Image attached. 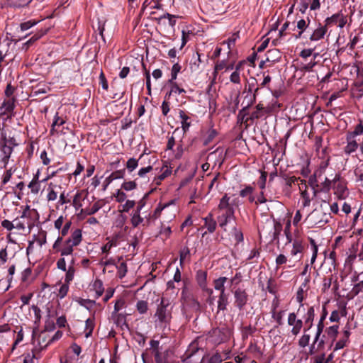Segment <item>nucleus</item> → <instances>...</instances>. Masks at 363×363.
<instances>
[{
	"instance_id": "obj_9",
	"label": "nucleus",
	"mask_w": 363,
	"mask_h": 363,
	"mask_svg": "<svg viewBox=\"0 0 363 363\" xmlns=\"http://www.w3.org/2000/svg\"><path fill=\"white\" fill-rule=\"evenodd\" d=\"M16 102V98L4 99L0 106V116H6V119H11L14 117L16 115L14 110Z\"/></svg>"
},
{
	"instance_id": "obj_35",
	"label": "nucleus",
	"mask_w": 363,
	"mask_h": 363,
	"mask_svg": "<svg viewBox=\"0 0 363 363\" xmlns=\"http://www.w3.org/2000/svg\"><path fill=\"white\" fill-rule=\"evenodd\" d=\"M318 56V53L313 54V59L307 64H302L300 66V70L301 72H311L313 67L317 65V62H315V58Z\"/></svg>"
},
{
	"instance_id": "obj_31",
	"label": "nucleus",
	"mask_w": 363,
	"mask_h": 363,
	"mask_svg": "<svg viewBox=\"0 0 363 363\" xmlns=\"http://www.w3.org/2000/svg\"><path fill=\"white\" fill-rule=\"evenodd\" d=\"M114 319V323L121 328H123L125 326L127 329L129 328L128 324L126 322V315L123 313H116L113 317Z\"/></svg>"
},
{
	"instance_id": "obj_30",
	"label": "nucleus",
	"mask_w": 363,
	"mask_h": 363,
	"mask_svg": "<svg viewBox=\"0 0 363 363\" xmlns=\"http://www.w3.org/2000/svg\"><path fill=\"white\" fill-rule=\"evenodd\" d=\"M179 118L182 120V128L184 133H186L191 126V122L189 121V117L186 114L183 110H180L179 112Z\"/></svg>"
},
{
	"instance_id": "obj_36",
	"label": "nucleus",
	"mask_w": 363,
	"mask_h": 363,
	"mask_svg": "<svg viewBox=\"0 0 363 363\" xmlns=\"http://www.w3.org/2000/svg\"><path fill=\"white\" fill-rule=\"evenodd\" d=\"M93 289L96 292L97 298L101 296L104 292L103 281L99 279H96L93 284Z\"/></svg>"
},
{
	"instance_id": "obj_14",
	"label": "nucleus",
	"mask_w": 363,
	"mask_h": 363,
	"mask_svg": "<svg viewBox=\"0 0 363 363\" xmlns=\"http://www.w3.org/2000/svg\"><path fill=\"white\" fill-rule=\"evenodd\" d=\"M20 218L26 219L27 227L30 229L34 226L35 220L38 219V213L34 208L30 209L27 205L22 211Z\"/></svg>"
},
{
	"instance_id": "obj_37",
	"label": "nucleus",
	"mask_w": 363,
	"mask_h": 363,
	"mask_svg": "<svg viewBox=\"0 0 363 363\" xmlns=\"http://www.w3.org/2000/svg\"><path fill=\"white\" fill-rule=\"evenodd\" d=\"M168 206H169V204H165L164 206H162L161 203H159L158 206L154 211V213H152V215L150 216V214L149 215V218H147L146 223H144L143 225H149V221H150V217L152 218L154 220L157 219L160 217L162 211L164 210Z\"/></svg>"
},
{
	"instance_id": "obj_24",
	"label": "nucleus",
	"mask_w": 363,
	"mask_h": 363,
	"mask_svg": "<svg viewBox=\"0 0 363 363\" xmlns=\"http://www.w3.org/2000/svg\"><path fill=\"white\" fill-rule=\"evenodd\" d=\"M228 296L229 294L225 291L220 292L218 300V311H225L227 309V306L228 305Z\"/></svg>"
},
{
	"instance_id": "obj_19",
	"label": "nucleus",
	"mask_w": 363,
	"mask_h": 363,
	"mask_svg": "<svg viewBox=\"0 0 363 363\" xmlns=\"http://www.w3.org/2000/svg\"><path fill=\"white\" fill-rule=\"evenodd\" d=\"M346 145L344 147V152L347 155H350L359 147V144L356 141L355 138L346 134Z\"/></svg>"
},
{
	"instance_id": "obj_46",
	"label": "nucleus",
	"mask_w": 363,
	"mask_h": 363,
	"mask_svg": "<svg viewBox=\"0 0 363 363\" xmlns=\"http://www.w3.org/2000/svg\"><path fill=\"white\" fill-rule=\"evenodd\" d=\"M333 184V180H330L327 177L325 178V180L319 184L318 186V192H328L331 188Z\"/></svg>"
},
{
	"instance_id": "obj_60",
	"label": "nucleus",
	"mask_w": 363,
	"mask_h": 363,
	"mask_svg": "<svg viewBox=\"0 0 363 363\" xmlns=\"http://www.w3.org/2000/svg\"><path fill=\"white\" fill-rule=\"evenodd\" d=\"M136 203L134 200H126L125 203L122 206V209L120 210L122 213H128L135 206Z\"/></svg>"
},
{
	"instance_id": "obj_28",
	"label": "nucleus",
	"mask_w": 363,
	"mask_h": 363,
	"mask_svg": "<svg viewBox=\"0 0 363 363\" xmlns=\"http://www.w3.org/2000/svg\"><path fill=\"white\" fill-rule=\"evenodd\" d=\"M218 132L216 129L211 128H209L203 139V145L207 146L217 136Z\"/></svg>"
},
{
	"instance_id": "obj_41",
	"label": "nucleus",
	"mask_w": 363,
	"mask_h": 363,
	"mask_svg": "<svg viewBox=\"0 0 363 363\" xmlns=\"http://www.w3.org/2000/svg\"><path fill=\"white\" fill-rule=\"evenodd\" d=\"M65 123V121L60 118L58 116V113H57L54 117V120L52 124V128L50 130V134L54 135L55 132H57V130L55 129V127L62 125Z\"/></svg>"
},
{
	"instance_id": "obj_43",
	"label": "nucleus",
	"mask_w": 363,
	"mask_h": 363,
	"mask_svg": "<svg viewBox=\"0 0 363 363\" xmlns=\"http://www.w3.org/2000/svg\"><path fill=\"white\" fill-rule=\"evenodd\" d=\"M308 184L313 190L314 196H316V194L318 193V186L319 184H318V180L316 175L314 174L313 175H311L308 179Z\"/></svg>"
},
{
	"instance_id": "obj_50",
	"label": "nucleus",
	"mask_w": 363,
	"mask_h": 363,
	"mask_svg": "<svg viewBox=\"0 0 363 363\" xmlns=\"http://www.w3.org/2000/svg\"><path fill=\"white\" fill-rule=\"evenodd\" d=\"M248 109L243 107L241 110H240L238 115V122L240 123H247L250 119L249 117H247V111Z\"/></svg>"
},
{
	"instance_id": "obj_2",
	"label": "nucleus",
	"mask_w": 363,
	"mask_h": 363,
	"mask_svg": "<svg viewBox=\"0 0 363 363\" xmlns=\"http://www.w3.org/2000/svg\"><path fill=\"white\" fill-rule=\"evenodd\" d=\"M218 208L220 214L217 216L216 220L219 226L224 231H226V225L230 223L231 220H235V208L233 205L230 203V197L227 194L220 199Z\"/></svg>"
},
{
	"instance_id": "obj_48",
	"label": "nucleus",
	"mask_w": 363,
	"mask_h": 363,
	"mask_svg": "<svg viewBox=\"0 0 363 363\" xmlns=\"http://www.w3.org/2000/svg\"><path fill=\"white\" fill-rule=\"evenodd\" d=\"M181 68L182 67L179 63H174L173 65L171 70V78L168 80V83H172L177 79V74L180 72Z\"/></svg>"
},
{
	"instance_id": "obj_47",
	"label": "nucleus",
	"mask_w": 363,
	"mask_h": 363,
	"mask_svg": "<svg viewBox=\"0 0 363 363\" xmlns=\"http://www.w3.org/2000/svg\"><path fill=\"white\" fill-rule=\"evenodd\" d=\"M41 182L30 181L28 185V189L30 190L32 194L36 195L40 190Z\"/></svg>"
},
{
	"instance_id": "obj_63",
	"label": "nucleus",
	"mask_w": 363,
	"mask_h": 363,
	"mask_svg": "<svg viewBox=\"0 0 363 363\" xmlns=\"http://www.w3.org/2000/svg\"><path fill=\"white\" fill-rule=\"evenodd\" d=\"M113 196L116 201L118 203H122L126 200L127 196L125 193L120 189H118L116 193L113 194Z\"/></svg>"
},
{
	"instance_id": "obj_51",
	"label": "nucleus",
	"mask_w": 363,
	"mask_h": 363,
	"mask_svg": "<svg viewBox=\"0 0 363 363\" xmlns=\"http://www.w3.org/2000/svg\"><path fill=\"white\" fill-rule=\"evenodd\" d=\"M125 306V301L123 298L117 299L114 304V310L112 313V317H113L115 314L118 313V312Z\"/></svg>"
},
{
	"instance_id": "obj_26",
	"label": "nucleus",
	"mask_w": 363,
	"mask_h": 363,
	"mask_svg": "<svg viewBox=\"0 0 363 363\" xmlns=\"http://www.w3.org/2000/svg\"><path fill=\"white\" fill-rule=\"evenodd\" d=\"M242 340L245 341L248 339L250 336L254 335V333L257 331V328L255 326H252L251 325L242 326L240 328Z\"/></svg>"
},
{
	"instance_id": "obj_58",
	"label": "nucleus",
	"mask_w": 363,
	"mask_h": 363,
	"mask_svg": "<svg viewBox=\"0 0 363 363\" xmlns=\"http://www.w3.org/2000/svg\"><path fill=\"white\" fill-rule=\"evenodd\" d=\"M137 186L135 181L124 182L121 185V189L124 191H129L135 189Z\"/></svg>"
},
{
	"instance_id": "obj_55",
	"label": "nucleus",
	"mask_w": 363,
	"mask_h": 363,
	"mask_svg": "<svg viewBox=\"0 0 363 363\" xmlns=\"http://www.w3.org/2000/svg\"><path fill=\"white\" fill-rule=\"evenodd\" d=\"M260 177L257 181V184L262 190H264L266 187L267 172L265 171H260Z\"/></svg>"
},
{
	"instance_id": "obj_25",
	"label": "nucleus",
	"mask_w": 363,
	"mask_h": 363,
	"mask_svg": "<svg viewBox=\"0 0 363 363\" xmlns=\"http://www.w3.org/2000/svg\"><path fill=\"white\" fill-rule=\"evenodd\" d=\"M310 281V277H307L305 279L303 283L301 284V286L299 287V289H298L297 292H296V299L297 301V302H298L301 304H303L302 302L304 299V296H303V294H304V290H307L308 289V284Z\"/></svg>"
},
{
	"instance_id": "obj_18",
	"label": "nucleus",
	"mask_w": 363,
	"mask_h": 363,
	"mask_svg": "<svg viewBox=\"0 0 363 363\" xmlns=\"http://www.w3.org/2000/svg\"><path fill=\"white\" fill-rule=\"evenodd\" d=\"M204 224L203 228L207 229V231L203 233V236L208 233H213L217 228V220L214 218L212 213H209L205 218H203Z\"/></svg>"
},
{
	"instance_id": "obj_32",
	"label": "nucleus",
	"mask_w": 363,
	"mask_h": 363,
	"mask_svg": "<svg viewBox=\"0 0 363 363\" xmlns=\"http://www.w3.org/2000/svg\"><path fill=\"white\" fill-rule=\"evenodd\" d=\"M284 313L285 311L284 310L271 311L272 318L277 323V325L274 326V328H277L279 326L283 325Z\"/></svg>"
},
{
	"instance_id": "obj_27",
	"label": "nucleus",
	"mask_w": 363,
	"mask_h": 363,
	"mask_svg": "<svg viewBox=\"0 0 363 363\" xmlns=\"http://www.w3.org/2000/svg\"><path fill=\"white\" fill-rule=\"evenodd\" d=\"M104 203L101 200L96 201L93 204V206L91 208H86L84 209L81 210V213H84L88 216H91L93 214H95L96 212H98L104 206Z\"/></svg>"
},
{
	"instance_id": "obj_40",
	"label": "nucleus",
	"mask_w": 363,
	"mask_h": 363,
	"mask_svg": "<svg viewBox=\"0 0 363 363\" xmlns=\"http://www.w3.org/2000/svg\"><path fill=\"white\" fill-rule=\"evenodd\" d=\"M74 263V259H72V260L71 262V265L69 266L67 271H65L66 274H65V281L67 284H69V282L72 281L74 279V273H75V269L73 266Z\"/></svg>"
},
{
	"instance_id": "obj_38",
	"label": "nucleus",
	"mask_w": 363,
	"mask_h": 363,
	"mask_svg": "<svg viewBox=\"0 0 363 363\" xmlns=\"http://www.w3.org/2000/svg\"><path fill=\"white\" fill-rule=\"evenodd\" d=\"M248 352L257 359L262 355L261 348L255 342H250L248 347Z\"/></svg>"
},
{
	"instance_id": "obj_3",
	"label": "nucleus",
	"mask_w": 363,
	"mask_h": 363,
	"mask_svg": "<svg viewBox=\"0 0 363 363\" xmlns=\"http://www.w3.org/2000/svg\"><path fill=\"white\" fill-rule=\"evenodd\" d=\"M154 317L157 318L155 323H158L160 326H166L170 322L172 318V307L168 299L163 297L161 298L160 303L157 305Z\"/></svg>"
},
{
	"instance_id": "obj_52",
	"label": "nucleus",
	"mask_w": 363,
	"mask_h": 363,
	"mask_svg": "<svg viewBox=\"0 0 363 363\" xmlns=\"http://www.w3.org/2000/svg\"><path fill=\"white\" fill-rule=\"evenodd\" d=\"M172 173L171 169H169L167 167L163 171V172L159 176L155 177L154 182L157 185H159L162 181H163L165 178L169 177Z\"/></svg>"
},
{
	"instance_id": "obj_10",
	"label": "nucleus",
	"mask_w": 363,
	"mask_h": 363,
	"mask_svg": "<svg viewBox=\"0 0 363 363\" xmlns=\"http://www.w3.org/2000/svg\"><path fill=\"white\" fill-rule=\"evenodd\" d=\"M333 188L335 191V194L337 195L338 199H344L347 196L348 189L346 182L341 178L340 174H335L333 179Z\"/></svg>"
},
{
	"instance_id": "obj_62",
	"label": "nucleus",
	"mask_w": 363,
	"mask_h": 363,
	"mask_svg": "<svg viewBox=\"0 0 363 363\" xmlns=\"http://www.w3.org/2000/svg\"><path fill=\"white\" fill-rule=\"evenodd\" d=\"M35 241L40 246H42L47 242V233L45 230H41L39 232L38 238L35 239Z\"/></svg>"
},
{
	"instance_id": "obj_33",
	"label": "nucleus",
	"mask_w": 363,
	"mask_h": 363,
	"mask_svg": "<svg viewBox=\"0 0 363 363\" xmlns=\"http://www.w3.org/2000/svg\"><path fill=\"white\" fill-rule=\"evenodd\" d=\"M50 169V167H48L47 168L48 174L45 178L42 179V182H48V180L51 179L52 178L56 177L57 174L60 172H65L68 169V164H66L64 167H60L55 171H52L50 173L49 172Z\"/></svg>"
},
{
	"instance_id": "obj_57",
	"label": "nucleus",
	"mask_w": 363,
	"mask_h": 363,
	"mask_svg": "<svg viewBox=\"0 0 363 363\" xmlns=\"http://www.w3.org/2000/svg\"><path fill=\"white\" fill-rule=\"evenodd\" d=\"M233 235L235 240L239 243L243 241V233L242 230L236 227H234L232 230Z\"/></svg>"
},
{
	"instance_id": "obj_53",
	"label": "nucleus",
	"mask_w": 363,
	"mask_h": 363,
	"mask_svg": "<svg viewBox=\"0 0 363 363\" xmlns=\"http://www.w3.org/2000/svg\"><path fill=\"white\" fill-rule=\"evenodd\" d=\"M363 134V125L360 123L357 124L353 131H349L347 135L355 138V137Z\"/></svg>"
},
{
	"instance_id": "obj_5",
	"label": "nucleus",
	"mask_w": 363,
	"mask_h": 363,
	"mask_svg": "<svg viewBox=\"0 0 363 363\" xmlns=\"http://www.w3.org/2000/svg\"><path fill=\"white\" fill-rule=\"evenodd\" d=\"M232 330L228 327L213 328L208 333L207 340L213 345H220L230 340Z\"/></svg>"
},
{
	"instance_id": "obj_54",
	"label": "nucleus",
	"mask_w": 363,
	"mask_h": 363,
	"mask_svg": "<svg viewBox=\"0 0 363 363\" xmlns=\"http://www.w3.org/2000/svg\"><path fill=\"white\" fill-rule=\"evenodd\" d=\"M190 255V250L187 246L184 247L182 248L179 251V262L180 264L182 266L186 258L189 256Z\"/></svg>"
},
{
	"instance_id": "obj_44",
	"label": "nucleus",
	"mask_w": 363,
	"mask_h": 363,
	"mask_svg": "<svg viewBox=\"0 0 363 363\" xmlns=\"http://www.w3.org/2000/svg\"><path fill=\"white\" fill-rule=\"evenodd\" d=\"M32 0H10L9 6L13 8H21L28 6Z\"/></svg>"
},
{
	"instance_id": "obj_11",
	"label": "nucleus",
	"mask_w": 363,
	"mask_h": 363,
	"mask_svg": "<svg viewBox=\"0 0 363 363\" xmlns=\"http://www.w3.org/2000/svg\"><path fill=\"white\" fill-rule=\"evenodd\" d=\"M148 194H145L138 203L135 210L131 213L130 223L133 228H137L144 221V218L141 217L140 212L146 204V197Z\"/></svg>"
},
{
	"instance_id": "obj_15",
	"label": "nucleus",
	"mask_w": 363,
	"mask_h": 363,
	"mask_svg": "<svg viewBox=\"0 0 363 363\" xmlns=\"http://www.w3.org/2000/svg\"><path fill=\"white\" fill-rule=\"evenodd\" d=\"M329 215L320 212V211H313L308 218L311 220L313 226L320 228L324 226L328 222Z\"/></svg>"
},
{
	"instance_id": "obj_22",
	"label": "nucleus",
	"mask_w": 363,
	"mask_h": 363,
	"mask_svg": "<svg viewBox=\"0 0 363 363\" xmlns=\"http://www.w3.org/2000/svg\"><path fill=\"white\" fill-rule=\"evenodd\" d=\"M177 16L172 14H170L167 12H165L163 15L159 16V17H153L152 18V21H155L157 24H160L162 23V21L164 18H167L169 21V25L171 27H174L177 21H176Z\"/></svg>"
},
{
	"instance_id": "obj_21",
	"label": "nucleus",
	"mask_w": 363,
	"mask_h": 363,
	"mask_svg": "<svg viewBox=\"0 0 363 363\" xmlns=\"http://www.w3.org/2000/svg\"><path fill=\"white\" fill-rule=\"evenodd\" d=\"M301 184H299V189L301 191V196L303 199V207L309 206L311 204V199L309 196V194L306 190V183L305 180H301Z\"/></svg>"
},
{
	"instance_id": "obj_56",
	"label": "nucleus",
	"mask_w": 363,
	"mask_h": 363,
	"mask_svg": "<svg viewBox=\"0 0 363 363\" xmlns=\"http://www.w3.org/2000/svg\"><path fill=\"white\" fill-rule=\"evenodd\" d=\"M125 166L128 172H132L138 166V160H136L133 157L130 158L127 161Z\"/></svg>"
},
{
	"instance_id": "obj_61",
	"label": "nucleus",
	"mask_w": 363,
	"mask_h": 363,
	"mask_svg": "<svg viewBox=\"0 0 363 363\" xmlns=\"http://www.w3.org/2000/svg\"><path fill=\"white\" fill-rule=\"evenodd\" d=\"M333 281V276L330 275L328 277H324L323 280L322 291L325 293L331 286Z\"/></svg>"
},
{
	"instance_id": "obj_12",
	"label": "nucleus",
	"mask_w": 363,
	"mask_h": 363,
	"mask_svg": "<svg viewBox=\"0 0 363 363\" xmlns=\"http://www.w3.org/2000/svg\"><path fill=\"white\" fill-rule=\"evenodd\" d=\"M287 323L291 327V333L296 336L298 335L303 327V320L298 318V313L291 312L288 315Z\"/></svg>"
},
{
	"instance_id": "obj_7",
	"label": "nucleus",
	"mask_w": 363,
	"mask_h": 363,
	"mask_svg": "<svg viewBox=\"0 0 363 363\" xmlns=\"http://www.w3.org/2000/svg\"><path fill=\"white\" fill-rule=\"evenodd\" d=\"M323 23L328 29L334 26H337L342 29L347 23V16L345 15L342 11H340L331 16L327 17Z\"/></svg>"
},
{
	"instance_id": "obj_16",
	"label": "nucleus",
	"mask_w": 363,
	"mask_h": 363,
	"mask_svg": "<svg viewBox=\"0 0 363 363\" xmlns=\"http://www.w3.org/2000/svg\"><path fill=\"white\" fill-rule=\"evenodd\" d=\"M328 30V29L324 23L323 24L320 22H318L316 28L312 29L311 33L309 36L310 41L318 42L323 40L327 34Z\"/></svg>"
},
{
	"instance_id": "obj_49",
	"label": "nucleus",
	"mask_w": 363,
	"mask_h": 363,
	"mask_svg": "<svg viewBox=\"0 0 363 363\" xmlns=\"http://www.w3.org/2000/svg\"><path fill=\"white\" fill-rule=\"evenodd\" d=\"M136 308L140 314H145L148 310V303L143 300L138 301L136 304Z\"/></svg>"
},
{
	"instance_id": "obj_1",
	"label": "nucleus",
	"mask_w": 363,
	"mask_h": 363,
	"mask_svg": "<svg viewBox=\"0 0 363 363\" xmlns=\"http://www.w3.org/2000/svg\"><path fill=\"white\" fill-rule=\"evenodd\" d=\"M82 241V230L77 228L65 240L62 239V237H57L52 245V249L55 252H59L62 257L72 255L74 247L78 246Z\"/></svg>"
},
{
	"instance_id": "obj_59",
	"label": "nucleus",
	"mask_w": 363,
	"mask_h": 363,
	"mask_svg": "<svg viewBox=\"0 0 363 363\" xmlns=\"http://www.w3.org/2000/svg\"><path fill=\"white\" fill-rule=\"evenodd\" d=\"M118 269V277L120 279H123L127 273V264L125 262H122L118 266L116 267Z\"/></svg>"
},
{
	"instance_id": "obj_39",
	"label": "nucleus",
	"mask_w": 363,
	"mask_h": 363,
	"mask_svg": "<svg viewBox=\"0 0 363 363\" xmlns=\"http://www.w3.org/2000/svg\"><path fill=\"white\" fill-rule=\"evenodd\" d=\"M282 230V224L274 219L273 220V232H272V240H275L279 238V235Z\"/></svg>"
},
{
	"instance_id": "obj_45",
	"label": "nucleus",
	"mask_w": 363,
	"mask_h": 363,
	"mask_svg": "<svg viewBox=\"0 0 363 363\" xmlns=\"http://www.w3.org/2000/svg\"><path fill=\"white\" fill-rule=\"evenodd\" d=\"M339 326L337 325H332L325 329L328 336L333 340H335L338 334Z\"/></svg>"
},
{
	"instance_id": "obj_34",
	"label": "nucleus",
	"mask_w": 363,
	"mask_h": 363,
	"mask_svg": "<svg viewBox=\"0 0 363 363\" xmlns=\"http://www.w3.org/2000/svg\"><path fill=\"white\" fill-rule=\"evenodd\" d=\"M228 280L227 277H220L213 281V286L214 289L217 291H225V284L226 281Z\"/></svg>"
},
{
	"instance_id": "obj_13",
	"label": "nucleus",
	"mask_w": 363,
	"mask_h": 363,
	"mask_svg": "<svg viewBox=\"0 0 363 363\" xmlns=\"http://www.w3.org/2000/svg\"><path fill=\"white\" fill-rule=\"evenodd\" d=\"M305 251V245L303 241L300 238H295L292 244V249L290 251V256L295 259L296 262H299L303 257Z\"/></svg>"
},
{
	"instance_id": "obj_20",
	"label": "nucleus",
	"mask_w": 363,
	"mask_h": 363,
	"mask_svg": "<svg viewBox=\"0 0 363 363\" xmlns=\"http://www.w3.org/2000/svg\"><path fill=\"white\" fill-rule=\"evenodd\" d=\"M269 113V109L264 107L263 104L261 102H259L255 106V111L252 112V113L249 116V118L250 119L251 122H253L255 120H257V119L262 118L264 114H267Z\"/></svg>"
},
{
	"instance_id": "obj_23",
	"label": "nucleus",
	"mask_w": 363,
	"mask_h": 363,
	"mask_svg": "<svg viewBox=\"0 0 363 363\" xmlns=\"http://www.w3.org/2000/svg\"><path fill=\"white\" fill-rule=\"evenodd\" d=\"M196 280L199 286L205 289L207 286V272L205 270L199 269L196 272Z\"/></svg>"
},
{
	"instance_id": "obj_8",
	"label": "nucleus",
	"mask_w": 363,
	"mask_h": 363,
	"mask_svg": "<svg viewBox=\"0 0 363 363\" xmlns=\"http://www.w3.org/2000/svg\"><path fill=\"white\" fill-rule=\"evenodd\" d=\"M234 306L240 311L243 310L249 301V295L246 289L238 287L233 290Z\"/></svg>"
},
{
	"instance_id": "obj_29",
	"label": "nucleus",
	"mask_w": 363,
	"mask_h": 363,
	"mask_svg": "<svg viewBox=\"0 0 363 363\" xmlns=\"http://www.w3.org/2000/svg\"><path fill=\"white\" fill-rule=\"evenodd\" d=\"M95 327V318L94 316L92 318H89L85 321V329H84V333L85 337H89L91 336L93 330Z\"/></svg>"
},
{
	"instance_id": "obj_64",
	"label": "nucleus",
	"mask_w": 363,
	"mask_h": 363,
	"mask_svg": "<svg viewBox=\"0 0 363 363\" xmlns=\"http://www.w3.org/2000/svg\"><path fill=\"white\" fill-rule=\"evenodd\" d=\"M363 291V281H361L356 284L352 289L351 293L353 296H357L359 293Z\"/></svg>"
},
{
	"instance_id": "obj_42",
	"label": "nucleus",
	"mask_w": 363,
	"mask_h": 363,
	"mask_svg": "<svg viewBox=\"0 0 363 363\" xmlns=\"http://www.w3.org/2000/svg\"><path fill=\"white\" fill-rule=\"evenodd\" d=\"M311 23V19L309 16L306 18V19L301 18L297 21L296 28L298 30H301L302 32H305L306 30L308 28Z\"/></svg>"
},
{
	"instance_id": "obj_4",
	"label": "nucleus",
	"mask_w": 363,
	"mask_h": 363,
	"mask_svg": "<svg viewBox=\"0 0 363 363\" xmlns=\"http://www.w3.org/2000/svg\"><path fill=\"white\" fill-rule=\"evenodd\" d=\"M150 346L147 352L154 357L155 363H169V357L173 354L172 350H163L162 347H160V342L155 340L150 342Z\"/></svg>"
},
{
	"instance_id": "obj_6",
	"label": "nucleus",
	"mask_w": 363,
	"mask_h": 363,
	"mask_svg": "<svg viewBox=\"0 0 363 363\" xmlns=\"http://www.w3.org/2000/svg\"><path fill=\"white\" fill-rule=\"evenodd\" d=\"M184 356L188 360L186 363H203V351L198 347L197 344H191Z\"/></svg>"
},
{
	"instance_id": "obj_17",
	"label": "nucleus",
	"mask_w": 363,
	"mask_h": 363,
	"mask_svg": "<svg viewBox=\"0 0 363 363\" xmlns=\"http://www.w3.org/2000/svg\"><path fill=\"white\" fill-rule=\"evenodd\" d=\"M303 312L302 320L303 323H311L313 322L315 318V309L314 306H307L305 308L304 304H301L298 308L297 313Z\"/></svg>"
}]
</instances>
